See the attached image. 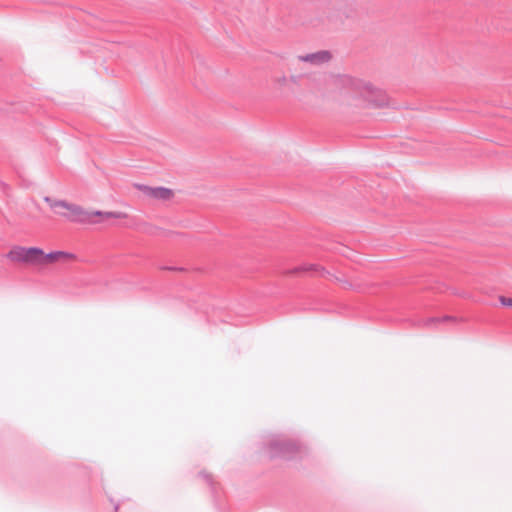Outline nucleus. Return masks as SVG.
Listing matches in <instances>:
<instances>
[{"instance_id":"nucleus-4","label":"nucleus","mask_w":512,"mask_h":512,"mask_svg":"<svg viewBox=\"0 0 512 512\" xmlns=\"http://www.w3.org/2000/svg\"><path fill=\"white\" fill-rule=\"evenodd\" d=\"M42 249L36 247L14 246L7 254L12 262L41 267Z\"/></svg>"},{"instance_id":"nucleus-11","label":"nucleus","mask_w":512,"mask_h":512,"mask_svg":"<svg viewBox=\"0 0 512 512\" xmlns=\"http://www.w3.org/2000/svg\"><path fill=\"white\" fill-rule=\"evenodd\" d=\"M500 302L504 306L512 307V298L500 297Z\"/></svg>"},{"instance_id":"nucleus-12","label":"nucleus","mask_w":512,"mask_h":512,"mask_svg":"<svg viewBox=\"0 0 512 512\" xmlns=\"http://www.w3.org/2000/svg\"><path fill=\"white\" fill-rule=\"evenodd\" d=\"M288 78H289V80H291L294 83L297 82V77L296 76H291V77H288Z\"/></svg>"},{"instance_id":"nucleus-10","label":"nucleus","mask_w":512,"mask_h":512,"mask_svg":"<svg viewBox=\"0 0 512 512\" xmlns=\"http://www.w3.org/2000/svg\"><path fill=\"white\" fill-rule=\"evenodd\" d=\"M451 318L450 317H444L442 319L440 318H428L425 322V325L427 326H430L434 323H437V322H440V321H446V320H450Z\"/></svg>"},{"instance_id":"nucleus-6","label":"nucleus","mask_w":512,"mask_h":512,"mask_svg":"<svg viewBox=\"0 0 512 512\" xmlns=\"http://www.w3.org/2000/svg\"><path fill=\"white\" fill-rule=\"evenodd\" d=\"M77 257L75 254L66 252V251H54L50 253H45L42 250L41 255V267L46 266L48 264H53L57 262H68V261H74Z\"/></svg>"},{"instance_id":"nucleus-7","label":"nucleus","mask_w":512,"mask_h":512,"mask_svg":"<svg viewBox=\"0 0 512 512\" xmlns=\"http://www.w3.org/2000/svg\"><path fill=\"white\" fill-rule=\"evenodd\" d=\"M332 58V55L329 51L321 50L314 53H309L305 55H299L297 57L298 61L309 63L314 66H319L329 62Z\"/></svg>"},{"instance_id":"nucleus-5","label":"nucleus","mask_w":512,"mask_h":512,"mask_svg":"<svg viewBox=\"0 0 512 512\" xmlns=\"http://www.w3.org/2000/svg\"><path fill=\"white\" fill-rule=\"evenodd\" d=\"M135 187L152 199L166 201L173 197V191L168 188L150 187L142 184H135Z\"/></svg>"},{"instance_id":"nucleus-9","label":"nucleus","mask_w":512,"mask_h":512,"mask_svg":"<svg viewBox=\"0 0 512 512\" xmlns=\"http://www.w3.org/2000/svg\"><path fill=\"white\" fill-rule=\"evenodd\" d=\"M288 81H289V78L284 74L275 76L273 78L274 84L276 86H278L279 88L285 87L287 85Z\"/></svg>"},{"instance_id":"nucleus-3","label":"nucleus","mask_w":512,"mask_h":512,"mask_svg":"<svg viewBox=\"0 0 512 512\" xmlns=\"http://www.w3.org/2000/svg\"><path fill=\"white\" fill-rule=\"evenodd\" d=\"M267 453L270 457L292 458L300 450V446L295 441L283 437H273L268 442Z\"/></svg>"},{"instance_id":"nucleus-8","label":"nucleus","mask_w":512,"mask_h":512,"mask_svg":"<svg viewBox=\"0 0 512 512\" xmlns=\"http://www.w3.org/2000/svg\"><path fill=\"white\" fill-rule=\"evenodd\" d=\"M320 270H321V268L318 265H315V264H304V265H301L299 267H295L293 269L287 270L285 272V274H287V275H297V274H300V273H307V272H312V271L318 272Z\"/></svg>"},{"instance_id":"nucleus-2","label":"nucleus","mask_w":512,"mask_h":512,"mask_svg":"<svg viewBox=\"0 0 512 512\" xmlns=\"http://www.w3.org/2000/svg\"><path fill=\"white\" fill-rule=\"evenodd\" d=\"M44 201L56 214L74 223L94 224L97 223V221L94 220L95 216L101 217L102 219H122L127 217V214L124 212L88 211L80 205L70 203L65 200L54 199L49 196L44 197Z\"/></svg>"},{"instance_id":"nucleus-1","label":"nucleus","mask_w":512,"mask_h":512,"mask_svg":"<svg viewBox=\"0 0 512 512\" xmlns=\"http://www.w3.org/2000/svg\"><path fill=\"white\" fill-rule=\"evenodd\" d=\"M334 85L347 90L351 95L349 105L356 108H381L388 105V97L384 91L360 79L338 75L334 78Z\"/></svg>"}]
</instances>
